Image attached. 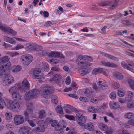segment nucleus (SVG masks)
I'll return each mask as SVG.
<instances>
[{
    "label": "nucleus",
    "mask_w": 134,
    "mask_h": 134,
    "mask_svg": "<svg viewBox=\"0 0 134 134\" xmlns=\"http://www.w3.org/2000/svg\"><path fill=\"white\" fill-rule=\"evenodd\" d=\"M29 84L27 80L24 79L22 83H19L16 86H12L9 90V91L13 99L16 100H18L20 98V96L18 93V90L17 87L22 92H25L26 90L29 87Z\"/></svg>",
    "instance_id": "obj_1"
},
{
    "label": "nucleus",
    "mask_w": 134,
    "mask_h": 134,
    "mask_svg": "<svg viewBox=\"0 0 134 134\" xmlns=\"http://www.w3.org/2000/svg\"><path fill=\"white\" fill-rule=\"evenodd\" d=\"M9 58L7 56L2 57L0 60V76L5 74L7 70L9 69L11 65L9 61Z\"/></svg>",
    "instance_id": "obj_2"
},
{
    "label": "nucleus",
    "mask_w": 134,
    "mask_h": 134,
    "mask_svg": "<svg viewBox=\"0 0 134 134\" xmlns=\"http://www.w3.org/2000/svg\"><path fill=\"white\" fill-rule=\"evenodd\" d=\"M76 118L78 123L79 125L83 126L85 129L90 131L94 130V126L92 123L90 122L88 123L86 125H85L86 121V118L82 115L78 113L76 115Z\"/></svg>",
    "instance_id": "obj_3"
},
{
    "label": "nucleus",
    "mask_w": 134,
    "mask_h": 134,
    "mask_svg": "<svg viewBox=\"0 0 134 134\" xmlns=\"http://www.w3.org/2000/svg\"><path fill=\"white\" fill-rule=\"evenodd\" d=\"M93 59L92 57L90 56L80 55L77 57L76 60V62L79 67L87 66H90L91 65V63L87 62H85L83 61L80 62V61L87 60L91 61L93 60Z\"/></svg>",
    "instance_id": "obj_4"
},
{
    "label": "nucleus",
    "mask_w": 134,
    "mask_h": 134,
    "mask_svg": "<svg viewBox=\"0 0 134 134\" xmlns=\"http://www.w3.org/2000/svg\"><path fill=\"white\" fill-rule=\"evenodd\" d=\"M10 69L7 70V71L5 74L0 76H3V78L2 80V83L5 86H8L12 83L14 81V77L11 75H7V73H9L10 71Z\"/></svg>",
    "instance_id": "obj_5"
},
{
    "label": "nucleus",
    "mask_w": 134,
    "mask_h": 134,
    "mask_svg": "<svg viewBox=\"0 0 134 134\" xmlns=\"http://www.w3.org/2000/svg\"><path fill=\"white\" fill-rule=\"evenodd\" d=\"M53 92V89L48 86L45 85L41 88L40 94L42 97L47 98L49 95Z\"/></svg>",
    "instance_id": "obj_6"
},
{
    "label": "nucleus",
    "mask_w": 134,
    "mask_h": 134,
    "mask_svg": "<svg viewBox=\"0 0 134 134\" xmlns=\"http://www.w3.org/2000/svg\"><path fill=\"white\" fill-rule=\"evenodd\" d=\"M49 57H54V58L49 61V62L52 64H55L59 62V58L61 57L62 55L59 54L57 52H52L49 54Z\"/></svg>",
    "instance_id": "obj_7"
},
{
    "label": "nucleus",
    "mask_w": 134,
    "mask_h": 134,
    "mask_svg": "<svg viewBox=\"0 0 134 134\" xmlns=\"http://www.w3.org/2000/svg\"><path fill=\"white\" fill-rule=\"evenodd\" d=\"M21 62L26 65H29L33 61L32 56L29 54H26L23 55L21 57Z\"/></svg>",
    "instance_id": "obj_8"
},
{
    "label": "nucleus",
    "mask_w": 134,
    "mask_h": 134,
    "mask_svg": "<svg viewBox=\"0 0 134 134\" xmlns=\"http://www.w3.org/2000/svg\"><path fill=\"white\" fill-rule=\"evenodd\" d=\"M38 94V91L37 90H34L27 92L25 94V98L26 100H30L36 97Z\"/></svg>",
    "instance_id": "obj_9"
},
{
    "label": "nucleus",
    "mask_w": 134,
    "mask_h": 134,
    "mask_svg": "<svg viewBox=\"0 0 134 134\" xmlns=\"http://www.w3.org/2000/svg\"><path fill=\"white\" fill-rule=\"evenodd\" d=\"M37 124L39 127L35 128L34 131L36 132H42L44 131L46 123L43 120H41L38 121Z\"/></svg>",
    "instance_id": "obj_10"
},
{
    "label": "nucleus",
    "mask_w": 134,
    "mask_h": 134,
    "mask_svg": "<svg viewBox=\"0 0 134 134\" xmlns=\"http://www.w3.org/2000/svg\"><path fill=\"white\" fill-rule=\"evenodd\" d=\"M7 107L10 109H13L16 111H18L20 108L19 104L15 101H10Z\"/></svg>",
    "instance_id": "obj_11"
},
{
    "label": "nucleus",
    "mask_w": 134,
    "mask_h": 134,
    "mask_svg": "<svg viewBox=\"0 0 134 134\" xmlns=\"http://www.w3.org/2000/svg\"><path fill=\"white\" fill-rule=\"evenodd\" d=\"M26 48L31 50H39L42 49V47L39 46L34 44L29 43L25 45Z\"/></svg>",
    "instance_id": "obj_12"
},
{
    "label": "nucleus",
    "mask_w": 134,
    "mask_h": 134,
    "mask_svg": "<svg viewBox=\"0 0 134 134\" xmlns=\"http://www.w3.org/2000/svg\"><path fill=\"white\" fill-rule=\"evenodd\" d=\"M24 119L23 117L19 115H16L14 118V122L16 125H19L23 123Z\"/></svg>",
    "instance_id": "obj_13"
},
{
    "label": "nucleus",
    "mask_w": 134,
    "mask_h": 134,
    "mask_svg": "<svg viewBox=\"0 0 134 134\" xmlns=\"http://www.w3.org/2000/svg\"><path fill=\"white\" fill-rule=\"evenodd\" d=\"M32 111V110L31 109H27L24 112V115L26 117V120L28 121L30 125L32 127H35L36 126V125L34 123L33 121L32 120H29L28 119V118H26L28 115L31 114Z\"/></svg>",
    "instance_id": "obj_14"
},
{
    "label": "nucleus",
    "mask_w": 134,
    "mask_h": 134,
    "mask_svg": "<svg viewBox=\"0 0 134 134\" xmlns=\"http://www.w3.org/2000/svg\"><path fill=\"white\" fill-rule=\"evenodd\" d=\"M107 72L108 73H106L104 71H103V69L101 68H96L94 69L92 71V74L94 75L102 72L103 74L107 76L109 73L108 71H107Z\"/></svg>",
    "instance_id": "obj_15"
},
{
    "label": "nucleus",
    "mask_w": 134,
    "mask_h": 134,
    "mask_svg": "<svg viewBox=\"0 0 134 134\" xmlns=\"http://www.w3.org/2000/svg\"><path fill=\"white\" fill-rule=\"evenodd\" d=\"M40 69H35L34 70L33 76V77L35 79H40L42 77Z\"/></svg>",
    "instance_id": "obj_16"
},
{
    "label": "nucleus",
    "mask_w": 134,
    "mask_h": 134,
    "mask_svg": "<svg viewBox=\"0 0 134 134\" xmlns=\"http://www.w3.org/2000/svg\"><path fill=\"white\" fill-rule=\"evenodd\" d=\"M98 84L99 86V88L102 90H104L107 87V84L105 81L103 80L99 79L98 80Z\"/></svg>",
    "instance_id": "obj_17"
},
{
    "label": "nucleus",
    "mask_w": 134,
    "mask_h": 134,
    "mask_svg": "<svg viewBox=\"0 0 134 134\" xmlns=\"http://www.w3.org/2000/svg\"><path fill=\"white\" fill-rule=\"evenodd\" d=\"M21 66L19 65L13 66L11 68V70L13 73H16L19 72L21 69Z\"/></svg>",
    "instance_id": "obj_18"
},
{
    "label": "nucleus",
    "mask_w": 134,
    "mask_h": 134,
    "mask_svg": "<svg viewBox=\"0 0 134 134\" xmlns=\"http://www.w3.org/2000/svg\"><path fill=\"white\" fill-rule=\"evenodd\" d=\"M3 39L4 41L10 44H15L16 43V40L11 37L5 36Z\"/></svg>",
    "instance_id": "obj_19"
},
{
    "label": "nucleus",
    "mask_w": 134,
    "mask_h": 134,
    "mask_svg": "<svg viewBox=\"0 0 134 134\" xmlns=\"http://www.w3.org/2000/svg\"><path fill=\"white\" fill-rule=\"evenodd\" d=\"M64 110L66 113L71 114L73 111V108L72 107L67 104L66 105Z\"/></svg>",
    "instance_id": "obj_20"
},
{
    "label": "nucleus",
    "mask_w": 134,
    "mask_h": 134,
    "mask_svg": "<svg viewBox=\"0 0 134 134\" xmlns=\"http://www.w3.org/2000/svg\"><path fill=\"white\" fill-rule=\"evenodd\" d=\"M102 63L104 66L110 67L115 68L117 66L114 64L110 62H102Z\"/></svg>",
    "instance_id": "obj_21"
},
{
    "label": "nucleus",
    "mask_w": 134,
    "mask_h": 134,
    "mask_svg": "<svg viewBox=\"0 0 134 134\" xmlns=\"http://www.w3.org/2000/svg\"><path fill=\"white\" fill-rule=\"evenodd\" d=\"M133 93L130 91H128L126 94V100L129 102L134 97Z\"/></svg>",
    "instance_id": "obj_22"
},
{
    "label": "nucleus",
    "mask_w": 134,
    "mask_h": 134,
    "mask_svg": "<svg viewBox=\"0 0 134 134\" xmlns=\"http://www.w3.org/2000/svg\"><path fill=\"white\" fill-rule=\"evenodd\" d=\"M101 53L105 57L108 58L109 59H111L116 61H118V59L117 58L111 55L103 52H102Z\"/></svg>",
    "instance_id": "obj_23"
},
{
    "label": "nucleus",
    "mask_w": 134,
    "mask_h": 134,
    "mask_svg": "<svg viewBox=\"0 0 134 134\" xmlns=\"http://www.w3.org/2000/svg\"><path fill=\"white\" fill-rule=\"evenodd\" d=\"M98 127L102 131H106L108 129V127L102 123H99L98 125Z\"/></svg>",
    "instance_id": "obj_24"
},
{
    "label": "nucleus",
    "mask_w": 134,
    "mask_h": 134,
    "mask_svg": "<svg viewBox=\"0 0 134 134\" xmlns=\"http://www.w3.org/2000/svg\"><path fill=\"white\" fill-rule=\"evenodd\" d=\"M61 77L60 75L59 74L55 75L53 76L50 79V81L52 82H57L58 80Z\"/></svg>",
    "instance_id": "obj_25"
},
{
    "label": "nucleus",
    "mask_w": 134,
    "mask_h": 134,
    "mask_svg": "<svg viewBox=\"0 0 134 134\" xmlns=\"http://www.w3.org/2000/svg\"><path fill=\"white\" fill-rule=\"evenodd\" d=\"M24 46L20 43L18 44L14 47L11 48V49L12 50H18L24 48Z\"/></svg>",
    "instance_id": "obj_26"
},
{
    "label": "nucleus",
    "mask_w": 134,
    "mask_h": 134,
    "mask_svg": "<svg viewBox=\"0 0 134 134\" xmlns=\"http://www.w3.org/2000/svg\"><path fill=\"white\" fill-rule=\"evenodd\" d=\"M122 66L125 69H126L134 73V69L130 68L128 67L127 64L124 62H122L121 63Z\"/></svg>",
    "instance_id": "obj_27"
},
{
    "label": "nucleus",
    "mask_w": 134,
    "mask_h": 134,
    "mask_svg": "<svg viewBox=\"0 0 134 134\" xmlns=\"http://www.w3.org/2000/svg\"><path fill=\"white\" fill-rule=\"evenodd\" d=\"M10 57H14L19 55V53L16 51L8 52L6 53Z\"/></svg>",
    "instance_id": "obj_28"
},
{
    "label": "nucleus",
    "mask_w": 134,
    "mask_h": 134,
    "mask_svg": "<svg viewBox=\"0 0 134 134\" xmlns=\"http://www.w3.org/2000/svg\"><path fill=\"white\" fill-rule=\"evenodd\" d=\"M109 106L110 108L113 109H116L119 107V105L114 102H110L109 103Z\"/></svg>",
    "instance_id": "obj_29"
},
{
    "label": "nucleus",
    "mask_w": 134,
    "mask_h": 134,
    "mask_svg": "<svg viewBox=\"0 0 134 134\" xmlns=\"http://www.w3.org/2000/svg\"><path fill=\"white\" fill-rule=\"evenodd\" d=\"M51 101L52 104H56L58 102V99L57 97L55 95L51 96Z\"/></svg>",
    "instance_id": "obj_30"
},
{
    "label": "nucleus",
    "mask_w": 134,
    "mask_h": 134,
    "mask_svg": "<svg viewBox=\"0 0 134 134\" xmlns=\"http://www.w3.org/2000/svg\"><path fill=\"white\" fill-rule=\"evenodd\" d=\"M79 72L81 75H84L88 72V71L87 68H84L79 69Z\"/></svg>",
    "instance_id": "obj_31"
},
{
    "label": "nucleus",
    "mask_w": 134,
    "mask_h": 134,
    "mask_svg": "<svg viewBox=\"0 0 134 134\" xmlns=\"http://www.w3.org/2000/svg\"><path fill=\"white\" fill-rule=\"evenodd\" d=\"M124 42L126 44V46L128 48V49L134 53V51L132 50L134 49V45L129 44L125 41H124Z\"/></svg>",
    "instance_id": "obj_32"
},
{
    "label": "nucleus",
    "mask_w": 134,
    "mask_h": 134,
    "mask_svg": "<svg viewBox=\"0 0 134 134\" xmlns=\"http://www.w3.org/2000/svg\"><path fill=\"white\" fill-rule=\"evenodd\" d=\"M8 27L3 25L0 22V30L2 31L7 32Z\"/></svg>",
    "instance_id": "obj_33"
},
{
    "label": "nucleus",
    "mask_w": 134,
    "mask_h": 134,
    "mask_svg": "<svg viewBox=\"0 0 134 134\" xmlns=\"http://www.w3.org/2000/svg\"><path fill=\"white\" fill-rule=\"evenodd\" d=\"M5 116L7 120H10L12 118V113L9 112H6L5 114Z\"/></svg>",
    "instance_id": "obj_34"
},
{
    "label": "nucleus",
    "mask_w": 134,
    "mask_h": 134,
    "mask_svg": "<svg viewBox=\"0 0 134 134\" xmlns=\"http://www.w3.org/2000/svg\"><path fill=\"white\" fill-rule=\"evenodd\" d=\"M56 112L60 114H63V112L62 107L60 106H57L55 109Z\"/></svg>",
    "instance_id": "obj_35"
},
{
    "label": "nucleus",
    "mask_w": 134,
    "mask_h": 134,
    "mask_svg": "<svg viewBox=\"0 0 134 134\" xmlns=\"http://www.w3.org/2000/svg\"><path fill=\"white\" fill-rule=\"evenodd\" d=\"M7 105H8V104L5 103L4 100L3 99H0V109H2L4 108V107Z\"/></svg>",
    "instance_id": "obj_36"
},
{
    "label": "nucleus",
    "mask_w": 134,
    "mask_h": 134,
    "mask_svg": "<svg viewBox=\"0 0 134 134\" xmlns=\"http://www.w3.org/2000/svg\"><path fill=\"white\" fill-rule=\"evenodd\" d=\"M114 76L118 79H121L123 78V76L122 74L119 72H115L114 73Z\"/></svg>",
    "instance_id": "obj_37"
},
{
    "label": "nucleus",
    "mask_w": 134,
    "mask_h": 134,
    "mask_svg": "<svg viewBox=\"0 0 134 134\" xmlns=\"http://www.w3.org/2000/svg\"><path fill=\"white\" fill-rule=\"evenodd\" d=\"M64 116L66 119L69 120H74L75 119V116L71 115L65 114Z\"/></svg>",
    "instance_id": "obj_38"
},
{
    "label": "nucleus",
    "mask_w": 134,
    "mask_h": 134,
    "mask_svg": "<svg viewBox=\"0 0 134 134\" xmlns=\"http://www.w3.org/2000/svg\"><path fill=\"white\" fill-rule=\"evenodd\" d=\"M39 114V118L42 119L45 116V112L44 110H42L40 111Z\"/></svg>",
    "instance_id": "obj_39"
},
{
    "label": "nucleus",
    "mask_w": 134,
    "mask_h": 134,
    "mask_svg": "<svg viewBox=\"0 0 134 134\" xmlns=\"http://www.w3.org/2000/svg\"><path fill=\"white\" fill-rule=\"evenodd\" d=\"M30 130V128L28 127H21L19 130L20 132H24L27 131H29Z\"/></svg>",
    "instance_id": "obj_40"
},
{
    "label": "nucleus",
    "mask_w": 134,
    "mask_h": 134,
    "mask_svg": "<svg viewBox=\"0 0 134 134\" xmlns=\"http://www.w3.org/2000/svg\"><path fill=\"white\" fill-rule=\"evenodd\" d=\"M120 87L119 84L116 82H113L112 85V87L115 89L119 88Z\"/></svg>",
    "instance_id": "obj_41"
},
{
    "label": "nucleus",
    "mask_w": 134,
    "mask_h": 134,
    "mask_svg": "<svg viewBox=\"0 0 134 134\" xmlns=\"http://www.w3.org/2000/svg\"><path fill=\"white\" fill-rule=\"evenodd\" d=\"M66 127V126L65 125L61 126L59 125L58 124L55 126V129L57 131H59L60 130L63 129Z\"/></svg>",
    "instance_id": "obj_42"
},
{
    "label": "nucleus",
    "mask_w": 134,
    "mask_h": 134,
    "mask_svg": "<svg viewBox=\"0 0 134 134\" xmlns=\"http://www.w3.org/2000/svg\"><path fill=\"white\" fill-rule=\"evenodd\" d=\"M7 32L9 33L13 36H15L17 35L16 31L13 30L9 27H8Z\"/></svg>",
    "instance_id": "obj_43"
},
{
    "label": "nucleus",
    "mask_w": 134,
    "mask_h": 134,
    "mask_svg": "<svg viewBox=\"0 0 134 134\" xmlns=\"http://www.w3.org/2000/svg\"><path fill=\"white\" fill-rule=\"evenodd\" d=\"M88 111L89 112L96 113L97 111V109L95 108L92 107H89L88 109Z\"/></svg>",
    "instance_id": "obj_44"
},
{
    "label": "nucleus",
    "mask_w": 134,
    "mask_h": 134,
    "mask_svg": "<svg viewBox=\"0 0 134 134\" xmlns=\"http://www.w3.org/2000/svg\"><path fill=\"white\" fill-rule=\"evenodd\" d=\"M42 68L44 69V70L45 71H47L49 70L48 65L47 63L45 62L43 63Z\"/></svg>",
    "instance_id": "obj_45"
},
{
    "label": "nucleus",
    "mask_w": 134,
    "mask_h": 134,
    "mask_svg": "<svg viewBox=\"0 0 134 134\" xmlns=\"http://www.w3.org/2000/svg\"><path fill=\"white\" fill-rule=\"evenodd\" d=\"M118 93L119 96L120 97H123L125 94L123 89L120 88L118 90Z\"/></svg>",
    "instance_id": "obj_46"
},
{
    "label": "nucleus",
    "mask_w": 134,
    "mask_h": 134,
    "mask_svg": "<svg viewBox=\"0 0 134 134\" xmlns=\"http://www.w3.org/2000/svg\"><path fill=\"white\" fill-rule=\"evenodd\" d=\"M134 116V115L132 113H129L126 114L125 115V117L127 118L131 119Z\"/></svg>",
    "instance_id": "obj_47"
},
{
    "label": "nucleus",
    "mask_w": 134,
    "mask_h": 134,
    "mask_svg": "<svg viewBox=\"0 0 134 134\" xmlns=\"http://www.w3.org/2000/svg\"><path fill=\"white\" fill-rule=\"evenodd\" d=\"M14 39L16 40V41L20 43L25 42H26V41L24 39L18 37H15Z\"/></svg>",
    "instance_id": "obj_48"
},
{
    "label": "nucleus",
    "mask_w": 134,
    "mask_h": 134,
    "mask_svg": "<svg viewBox=\"0 0 134 134\" xmlns=\"http://www.w3.org/2000/svg\"><path fill=\"white\" fill-rule=\"evenodd\" d=\"M49 119H47L46 122L47 123H49L51 121V126L52 127L56 125L57 124V122L56 120H49Z\"/></svg>",
    "instance_id": "obj_49"
},
{
    "label": "nucleus",
    "mask_w": 134,
    "mask_h": 134,
    "mask_svg": "<svg viewBox=\"0 0 134 134\" xmlns=\"http://www.w3.org/2000/svg\"><path fill=\"white\" fill-rule=\"evenodd\" d=\"M40 14L42 15H43L45 18L47 17L49 15L48 12L47 11H41L40 12Z\"/></svg>",
    "instance_id": "obj_50"
},
{
    "label": "nucleus",
    "mask_w": 134,
    "mask_h": 134,
    "mask_svg": "<svg viewBox=\"0 0 134 134\" xmlns=\"http://www.w3.org/2000/svg\"><path fill=\"white\" fill-rule=\"evenodd\" d=\"M105 133L106 134H111L114 132L113 130L111 128H108L105 131Z\"/></svg>",
    "instance_id": "obj_51"
},
{
    "label": "nucleus",
    "mask_w": 134,
    "mask_h": 134,
    "mask_svg": "<svg viewBox=\"0 0 134 134\" xmlns=\"http://www.w3.org/2000/svg\"><path fill=\"white\" fill-rule=\"evenodd\" d=\"M116 93L115 92H112L109 95L110 98L112 99H115L116 97Z\"/></svg>",
    "instance_id": "obj_52"
},
{
    "label": "nucleus",
    "mask_w": 134,
    "mask_h": 134,
    "mask_svg": "<svg viewBox=\"0 0 134 134\" xmlns=\"http://www.w3.org/2000/svg\"><path fill=\"white\" fill-rule=\"evenodd\" d=\"M2 44L4 47L5 48L11 47H12V45L11 44L6 43L5 42L3 43Z\"/></svg>",
    "instance_id": "obj_53"
},
{
    "label": "nucleus",
    "mask_w": 134,
    "mask_h": 134,
    "mask_svg": "<svg viewBox=\"0 0 134 134\" xmlns=\"http://www.w3.org/2000/svg\"><path fill=\"white\" fill-rule=\"evenodd\" d=\"M127 106L130 108H134V103L132 102H129L128 103Z\"/></svg>",
    "instance_id": "obj_54"
},
{
    "label": "nucleus",
    "mask_w": 134,
    "mask_h": 134,
    "mask_svg": "<svg viewBox=\"0 0 134 134\" xmlns=\"http://www.w3.org/2000/svg\"><path fill=\"white\" fill-rule=\"evenodd\" d=\"M70 77L69 76L67 77L65 81V83L66 84L68 85L70 84Z\"/></svg>",
    "instance_id": "obj_55"
},
{
    "label": "nucleus",
    "mask_w": 134,
    "mask_h": 134,
    "mask_svg": "<svg viewBox=\"0 0 134 134\" xmlns=\"http://www.w3.org/2000/svg\"><path fill=\"white\" fill-rule=\"evenodd\" d=\"M79 99L80 100L85 102L88 101L86 97H81Z\"/></svg>",
    "instance_id": "obj_56"
},
{
    "label": "nucleus",
    "mask_w": 134,
    "mask_h": 134,
    "mask_svg": "<svg viewBox=\"0 0 134 134\" xmlns=\"http://www.w3.org/2000/svg\"><path fill=\"white\" fill-rule=\"evenodd\" d=\"M91 101L93 103H96L98 102V100L96 98H92L91 100Z\"/></svg>",
    "instance_id": "obj_57"
},
{
    "label": "nucleus",
    "mask_w": 134,
    "mask_h": 134,
    "mask_svg": "<svg viewBox=\"0 0 134 134\" xmlns=\"http://www.w3.org/2000/svg\"><path fill=\"white\" fill-rule=\"evenodd\" d=\"M41 49H39V50H38L39 52L38 54L39 55H43L44 54V51L42 50H41Z\"/></svg>",
    "instance_id": "obj_58"
},
{
    "label": "nucleus",
    "mask_w": 134,
    "mask_h": 134,
    "mask_svg": "<svg viewBox=\"0 0 134 134\" xmlns=\"http://www.w3.org/2000/svg\"><path fill=\"white\" fill-rule=\"evenodd\" d=\"M92 134H103L100 131L97 130L94 131Z\"/></svg>",
    "instance_id": "obj_59"
},
{
    "label": "nucleus",
    "mask_w": 134,
    "mask_h": 134,
    "mask_svg": "<svg viewBox=\"0 0 134 134\" xmlns=\"http://www.w3.org/2000/svg\"><path fill=\"white\" fill-rule=\"evenodd\" d=\"M132 89L134 90V82L132 81L129 83Z\"/></svg>",
    "instance_id": "obj_60"
},
{
    "label": "nucleus",
    "mask_w": 134,
    "mask_h": 134,
    "mask_svg": "<svg viewBox=\"0 0 134 134\" xmlns=\"http://www.w3.org/2000/svg\"><path fill=\"white\" fill-rule=\"evenodd\" d=\"M72 89V88L71 87H69L68 88H65L64 90V92H68Z\"/></svg>",
    "instance_id": "obj_61"
},
{
    "label": "nucleus",
    "mask_w": 134,
    "mask_h": 134,
    "mask_svg": "<svg viewBox=\"0 0 134 134\" xmlns=\"http://www.w3.org/2000/svg\"><path fill=\"white\" fill-rule=\"evenodd\" d=\"M68 95L69 96L72 97L73 98H77V96H76L75 94H68Z\"/></svg>",
    "instance_id": "obj_62"
},
{
    "label": "nucleus",
    "mask_w": 134,
    "mask_h": 134,
    "mask_svg": "<svg viewBox=\"0 0 134 134\" xmlns=\"http://www.w3.org/2000/svg\"><path fill=\"white\" fill-rule=\"evenodd\" d=\"M128 123L129 124L134 126V120H130L129 121Z\"/></svg>",
    "instance_id": "obj_63"
},
{
    "label": "nucleus",
    "mask_w": 134,
    "mask_h": 134,
    "mask_svg": "<svg viewBox=\"0 0 134 134\" xmlns=\"http://www.w3.org/2000/svg\"><path fill=\"white\" fill-rule=\"evenodd\" d=\"M76 84L75 82H72L71 84V86L73 88L75 89L76 88Z\"/></svg>",
    "instance_id": "obj_64"
}]
</instances>
